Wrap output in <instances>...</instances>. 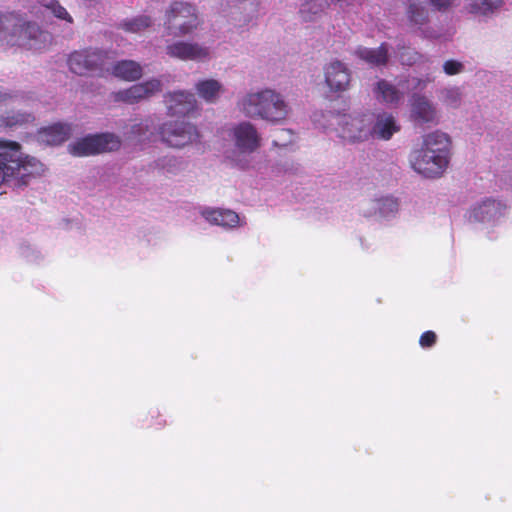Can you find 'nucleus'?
I'll list each match as a JSON object with an SVG mask.
<instances>
[{
  "instance_id": "nucleus-40",
  "label": "nucleus",
  "mask_w": 512,
  "mask_h": 512,
  "mask_svg": "<svg viewBox=\"0 0 512 512\" xmlns=\"http://www.w3.org/2000/svg\"><path fill=\"white\" fill-rule=\"evenodd\" d=\"M274 144L275 145H281L280 143H278L276 140H274Z\"/></svg>"
},
{
  "instance_id": "nucleus-35",
  "label": "nucleus",
  "mask_w": 512,
  "mask_h": 512,
  "mask_svg": "<svg viewBox=\"0 0 512 512\" xmlns=\"http://www.w3.org/2000/svg\"><path fill=\"white\" fill-rule=\"evenodd\" d=\"M432 79L427 77L425 79L423 78H415L414 79V85H413V89L414 90H419V91H422L426 88L427 84L429 82H431Z\"/></svg>"
},
{
  "instance_id": "nucleus-10",
  "label": "nucleus",
  "mask_w": 512,
  "mask_h": 512,
  "mask_svg": "<svg viewBox=\"0 0 512 512\" xmlns=\"http://www.w3.org/2000/svg\"><path fill=\"white\" fill-rule=\"evenodd\" d=\"M410 120L418 126L437 122V109L425 95L414 93L409 99Z\"/></svg>"
},
{
  "instance_id": "nucleus-7",
  "label": "nucleus",
  "mask_w": 512,
  "mask_h": 512,
  "mask_svg": "<svg viewBox=\"0 0 512 512\" xmlns=\"http://www.w3.org/2000/svg\"><path fill=\"white\" fill-rule=\"evenodd\" d=\"M121 140L113 133L88 135L69 145L72 155L82 157L105 152L117 151Z\"/></svg>"
},
{
  "instance_id": "nucleus-13",
  "label": "nucleus",
  "mask_w": 512,
  "mask_h": 512,
  "mask_svg": "<svg viewBox=\"0 0 512 512\" xmlns=\"http://www.w3.org/2000/svg\"><path fill=\"white\" fill-rule=\"evenodd\" d=\"M235 146L242 153H252L260 146L261 138L250 122H241L233 128Z\"/></svg>"
},
{
  "instance_id": "nucleus-31",
  "label": "nucleus",
  "mask_w": 512,
  "mask_h": 512,
  "mask_svg": "<svg viewBox=\"0 0 512 512\" xmlns=\"http://www.w3.org/2000/svg\"><path fill=\"white\" fill-rule=\"evenodd\" d=\"M437 341V335L434 331L428 330L421 334L419 344L422 348H431Z\"/></svg>"
},
{
  "instance_id": "nucleus-29",
  "label": "nucleus",
  "mask_w": 512,
  "mask_h": 512,
  "mask_svg": "<svg viewBox=\"0 0 512 512\" xmlns=\"http://www.w3.org/2000/svg\"><path fill=\"white\" fill-rule=\"evenodd\" d=\"M399 60L402 65L412 66L423 59V55L410 47H399Z\"/></svg>"
},
{
  "instance_id": "nucleus-26",
  "label": "nucleus",
  "mask_w": 512,
  "mask_h": 512,
  "mask_svg": "<svg viewBox=\"0 0 512 512\" xmlns=\"http://www.w3.org/2000/svg\"><path fill=\"white\" fill-rule=\"evenodd\" d=\"M151 18L146 15H140L132 19L123 21L120 27L129 33H138L150 27Z\"/></svg>"
},
{
  "instance_id": "nucleus-19",
  "label": "nucleus",
  "mask_w": 512,
  "mask_h": 512,
  "mask_svg": "<svg viewBox=\"0 0 512 512\" xmlns=\"http://www.w3.org/2000/svg\"><path fill=\"white\" fill-rule=\"evenodd\" d=\"M451 141L446 133L435 131L424 137L421 149L440 154L449 159Z\"/></svg>"
},
{
  "instance_id": "nucleus-39",
  "label": "nucleus",
  "mask_w": 512,
  "mask_h": 512,
  "mask_svg": "<svg viewBox=\"0 0 512 512\" xmlns=\"http://www.w3.org/2000/svg\"><path fill=\"white\" fill-rule=\"evenodd\" d=\"M281 132H282V133H287V134H289L290 136L292 135L291 130H284V129H283V130H281Z\"/></svg>"
},
{
  "instance_id": "nucleus-15",
  "label": "nucleus",
  "mask_w": 512,
  "mask_h": 512,
  "mask_svg": "<svg viewBox=\"0 0 512 512\" xmlns=\"http://www.w3.org/2000/svg\"><path fill=\"white\" fill-rule=\"evenodd\" d=\"M325 82L334 92L347 90L351 80L349 69L339 60L328 64L324 69Z\"/></svg>"
},
{
  "instance_id": "nucleus-4",
  "label": "nucleus",
  "mask_w": 512,
  "mask_h": 512,
  "mask_svg": "<svg viewBox=\"0 0 512 512\" xmlns=\"http://www.w3.org/2000/svg\"><path fill=\"white\" fill-rule=\"evenodd\" d=\"M114 55L109 50L96 47H86L75 50L68 56L67 64L70 71L79 76H104L110 71Z\"/></svg>"
},
{
  "instance_id": "nucleus-28",
  "label": "nucleus",
  "mask_w": 512,
  "mask_h": 512,
  "mask_svg": "<svg viewBox=\"0 0 512 512\" xmlns=\"http://www.w3.org/2000/svg\"><path fill=\"white\" fill-rule=\"evenodd\" d=\"M502 5V0H473L470 5V12L487 15L498 9Z\"/></svg>"
},
{
  "instance_id": "nucleus-33",
  "label": "nucleus",
  "mask_w": 512,
  "mask_h": 512,
  "mask_svg": "<svg viewBox=\"0 0 512 512\" xmlns=\"http://www.w3.org/2000/svg\"><path fill=\"white\" fill-rule=\"evenodd\" d=\"M381 202L382 207L380 209L382 213L395 212L398 209V202L393 197L384 198L381 200Z\"/></svg>"
},
{
  "instance_id": "nucleus-21",
  "label": "nucleus",
  "mask_w": 512,
  "mask_h": 512,
  "mask_svg": "<svg viewBox=\"0 0 512 512\" xmlns=\"http://www.w3.org/2000/svg\"><path fill=\"white\" fill-rule=\"evenodd\" d=\"M387 43H381L377 48L359 47L355 54L372 66H385L389 59Z\"/></svg>"
},
{
  "instance_id": "nucleus-22",
  "label": "nucleus",
  "mask_w": 512,
  "mask_h": 512,
  "mask_svg": "<svg viewBox=\"0 0 512 512\" xmlns=\"http://www.w3.org/2000/svg\"><path fill=\"white\" fill-rule=\"evenodd\" d=\"M202 215L209 222L224 227H234L239 222L238 214L229 209L204 210Z\"/></svg>"
},
{
  "instance_id": "nucleus-27",
  "label": "nucleus",
  "mask_w": 512,
  "mask_h": 512,
  "mask_svg": "<svg viewBox=\"0 0 512 512\" xmlns=\"http://www.w3.org/2000/svg\"><path fill=\"white\" fill-rule=\"evenodd\" d=\"M38 4L51 11V13L58 19L64 20L68 23H73L72 16L67 10L59 3L58 0H35Z\"/></svg>"
},
{
  "instance_id": "nucleus-24",
  "label": "nucleus",
  "mask_w": 512,
  "mask_h": 512,
  "mask_svg": "<svg viewBox=\"0 0 512 512\" xmlns=\"http://www.w3.org/2000/svg\"><path fill=\"white\" fill-rule=\"evenodd\" d=\"M406 17L410 26L418 28L429 21V14L426 7L418 1H409L406 9Z\"/></svg>"
},
{
  "instance_id": "nucleus-34",
  "label": "nucleus",
  "mask_w": 512,
  "mask_h": 512,
  "mask_svg": "<svg viewBox=\"0 0 512 512\" xmlns=\"http://www.w3.org/2000/svg\"><path fill=\"white\" fill-rule=\"evenodd\" d=\"M429 4L438 11H445L451 7L454 0H428Z\"/></svg>"
},
{
  "instance_id": "nucleus-30",
  "label": "nucleus",
  "mask_w": 512,
  "mask_h": 512,
  "mask_svg": "<svg viewBox=\"0 0 512 512\" xmlns=\"http://www.w3.org/2000/svg\"><path fill=\"white\" fill-rule=\"evenodd\" d=\"M146 421L148 422L147 427L155 430H160L166 425V420L163 419L157 410H151Z\"/></svg>"
},
{
  "instance_id": "nucleus-8",
  "label": "nucleus",
  "mask_w": 512,
  "mask_h": 512,
  "mask_svg": "<svg viewBox=\"0 0 512 512\" xmlns=\"http://www.w3.org/2000/svg\"><path fill=\"white\" fill-rule=\"evenodd\" d=\"M162 141L173 148H182L199 138L196 126L188 122L171 121L160 127Z\"/></svg>"
},
{
  "instance_id": "nucleus-25",
  "label": "nucleus",
  "mask_w": 512,
  "mask_h": 512,
  "mask_svg": "<svg viewBox=\"0 0 512 512\" xmlns=\"http://www.w3.org/2000/svg\"><path fill=\"white\" fill-rule=\"evenodd\" d=\"M221 89L222 85L214 79L199 81L196 84V90L199 96L207 102H214L217 99Z\"/></svg>"
},
{
  "instance_id": "nucleus-9",
  "label": "nucleus",
  "mask_w": 512,
  "mask_h": 512,
  "mask_svg": "<svg viewBox=\"0 0 512 512\" xmlns=\"http://www.w3.org/2000/svg\"><path fill=\"white\" fill-rule=\"evenodd\" d=\"M162 91V82L152 78L145 82L132 85L131 87L119 90L112 94L115 102H123L133 105L142 100L148 99Z\"/></svg>"
},
{
  "instance_id": "nucleus-3",
  "label": "nucleus",
  "mask_w": 512,
  "mask_h": 512,
  "mask_svg": "<svg viewBox=\"0 0 512 512\" xmlns=\"http://www.w3.org/2000/svg\"><path fill=\"white\" fill-rule=\"evenodd\" d=\"M239 105L246 116L261 118L271 123L285 120L289 113V107L281 94L271 89L249 93Z\"/></svg>"
},
{
  "instance_id": "nucleus-23",
  "label": "nucleus",
  "mask_w": 512,
  "mask_h": 512,
  "mask_svg": "<svg viewBox=\"0 0 512 512\" xmlns=\"http://www.w3.org/2000/svg\"><path fill=\"white\" fill-rule=\"evenodd\" d=\"M35 123V116L30 112H11L0 117V126L5 128L28 127Z\"/></svg>"
},
{
  "instance_id": "nucleus-18",
  "label": "nucleus",
  "mask_w": 512,
  "mask_h": 512,
  "mask_svg": "<svg viewBox=\"0 0 512 512\" xmlns=\"http://www.w3.org/2000/svg\"><path fill=\"white\" fill-rule=\"evenodd\" d=\"M376 99L387 105H398L403 100V93L391 82L380 79L373 89Z\"/></svg>"
},
{
  "instance_id": "nucleus-12",
  "label": "nucleus",
  "mask_w": 512,
  "mask_h": 512,
  "mask_svg": "<svg viewBox=\"0 0 512 512\" xmlns=\"http://www.w3.org/2000/svg\"><path fill=\"white\" fill-rule=\"evenodd\" d=\"M169 116H187L197 108L194 94L186 91L169 92L164 95Z\"/></svg>"
},
{
  "instance_id": "nucleus-6",
  "label": "nucleus",
  "mask_w": 512,
  "mask_h": 512,
  "mask_svg": "<svg viewBox=\"0 0 512 512\" xmlns=\"http://www.w3.org/2000/svg\"><path fill=\"white\" fill-rule=\"evenodd\" d=\"M198 25V15L193 5L178 1L171 4L164 23L167 35L183 37L192 33Z\"/></svg>"
},
{
  "instance_id": "nucleus-36",
  "label": "nucleus",
  "mask_w": 512,
  "mask_h": 512,
  "mask_svg": "<svg viewBox=\"0 0 512 512\" xmlns=\"http://www.w3.org/2000/svg\"><path fill=\"white\" fill-rule=\"evenodd\" d=\"M12 98V95L10 93H7V92H3L1 89H0V104L8 101L9 99Z\"/></svg>"
},
{
  "instance_id": "nucleus-16",
  "label": "nucleus",
  "mask_w": 512,
  "mask_h": 512,
  "mask_svg": "<svg viewBox=\"0 0 512 512\" xmlns=\"http://www.w3.org/2000/svg\"><path fill=\"white\" fill-rule=\"evenodd\" d=\"M505 206L494 199H486L473 207L470 218L478 222L491 221L503 214Z\"/></svg>"
},
{
  "instance_id": "nucleus-37",
  "label": "nucleus",
  "mask_w": 512,
  "mask_h": 512,
  "mask_svg": "<svg viewBox=\"0 0 512 512\" xmlns=\"http://www.w3.org/2000/svg\"><path fill=\"white\" fill-rule=\"evenodd\" d=\"M448 96L451 97V104L456 105L458 93L456 91H449Z\"/></svg>"
},
{
  "instance_id": "nucleus-1",
  "label": "nucleus",
  "mask_w": 512,
  "mask_h": 512,
  "mask_svg": "<svg viewBox=\"0 0 512 512\" xmlns=\"http://www.w3.org/2000/svg\"><path fill=\"white\" fill-rule=\"evenodd\" d=\"M51 35L17 12H0V45L40 50Z\"/></svg>"
},
{
  "instance_id": "nucleus-17",
  "label": "nucleus",
  "mask_w": 512,
  "mask_h": 512,
  "mask_svg": "<svg viewBox=\"0 0 512 512\" xmlns=\"http://www.w3.org/2000/svg\"><path fill=\"white\" fill-rule=\"evenodd\" d=\"M109 72L118 79L134 82L142 77L143 68L140 63L134 60H120L110 67Z\"/></svg>"
},
{
  "instance_id": "nucleus-32",
  "label": "nucleus",
  "mask_w": 512,
  "mask_h": 512,
  "mask_svg": "<svg viewBox=\"0 0 512 512\" xmlns=\"http://www.w3.org/2000/svg\"><path fill=\"white\" fill-rule=\"evenodd\" d=\"M443 70L447 75H456L464 70V66L459 61L447 60L443 65Z\"/></svg>"
},
{
  "instance_id": "nucleus-2",
  "label": "nucleus",
  "mask_w": 512,
  "mask_h": 512,
  "mask_svg": "<svg viewBox=\"0 0 512 512\" xmlns=\"http://www.w3.org/2000/svg\"><path fill=\"white\" fill-rule=\"evenodd\" d=\"M42 171V163L25 155L18 142L0 139V186L10 180H15L18 187L27 186Z\"/></svg>"
},
{
  "instance_id": "nucleus-14",
  "label": "nucleus",
  "mask_w": 512,
  "mask_h": 512,
  "mask_svg": "<svg viewBox=\"0 0 512 512\" xmlns=\"http://www.w3.org/2000/svg\"><path fill=\"white\" fill-rule=\"evenodd\" d=\"M166 53L171 58H177L183 61H202L208 58L209 49L197 43L178 41L167 45Z\"/></svg>"
},
{
  "instance_id": "nucleus-5",
  "label": "nucleus",
  "mask_w": 512,
  "mask_h": 512,
  "mask_svg": "<svg viewBox=\"0 0 512 512\" xmlns=\"http://www.w3.org/2000/svg\"><path fill=\"white\" fill-rule=\"evenodd\" d=\"M362 121L359 119H352L350 123H346L348 132L343 131V138L350 142L364 141L369 135L375 136L378 139L389 140L394 133L400 130L395 117L391 113L382 112L376 116L375 123L371 129H363L361 126Z\"/></svg>"
},
{
  "instance_id": "nucleus-20",
  "label": "nucleus",
  "mask_w": 512,
  "mask_h": 512,
  "mask_svg": "<svg viewBox=\"0 0 512 512\" xmlns=\"http://www.w3.org/2000/svg\"><path fill=\"white\" fill-rule=\"evenodd\" d=\"M41 141L49 145H59L65 142L71 134V126L65 123H55L38 131Z\"/></svg>"
},
{
  "instance_id": "nucleus-11",
  "label": "nucleus",
  "mask_w": 512,
  "mask_h": 512,
  "mask_svg": "<svg viewBox=\"0 0 512 512\" xmlns=\"http://www.w3.org/2000/svg\"><path fill=\"white\" fill-rule=\"evenodd\" d=\"M449 164V159L440 154L432 153L427 150L421 149L412 166L415 171L423 174L426 177H438L442 175Z\"/></svg>"
},
{
  "instance_id": "nucleus-38",
  "label": "nucleus",
  "mask_w": 512,
  "mask_h": 512,
  "mask_svg": "<svg viewBox=\"0 0 512 512\" xmlns=\"http://www.w3.org/2000/svg\"><path fill=\"white\" fill-rule=\"evenodd\" d=\"M140 128H141V125H140V124L134 125V126L132 127V132H133V133H138V132H139V130H140Z\"/></svg>"
}]
</instances>
